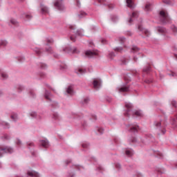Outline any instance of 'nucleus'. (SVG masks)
<instances>
[{
    "instance_id": "1",
    "label": "nucleus",
    "mask_w": 177,
    "mask_h": 177,
    "mask_svg": "<svg viewBox=\"0 0 177 177\" xmlns=\"http://www.w3.org/2000/svg\"><path fill=\"white\" fill-rule=\"evenodd\" d=\"M159 16L161 23H171V18H169V16H168V13L167 12V11L162 10L159 12Z\"/></svg>"
},
{
    "instance_id": "2",
    "label": "nucleus",
    "mask_w": 177,
    "mask_h": 177,
    "mask_svg": "<svg viewBox=\"0 0 177 177\" xmlns=\"http://www.w3.org/2000/svg\"><path fill=\"white\" fill-rule=\"evenodd\" d=\"M154 125L155 127H156V128H160V132L162 135H164V133H165V122L164 121H160V122H154Z\"/></svg>"
},
{
    "instance_id": "3",
    "label": "nucleus",
    "mask_w": 177,
    "mask_h": 177,
    "mask_svg": "<svg viewBox=\"0 0 177 177\" xmlns=\"http://www.w3.org/2000/svg\"><path fill=\"white\" fill-rule=\"evenodd\" d=\"M4 153H13V149L8 147H0V157H2Z\"/></svg>"
},
{
    "instance_id": "4",
    "label": "nucleus",
    "mask_w": 177,
    "mask_h": 177,
    "mask_svg": "<svg viewBox=\"0 0 177 177\" xmlns=\"http://www.w3.org/2000/svg\"><path fill=\"white\" fill-rule=\"evenodd\" d=\"M99 53L96 50H86L85 51V56L86 57H96V56H98Z\"/></svg>"
},
{
    "instance_id": "5",
    "label": "nucleus",
    "mask_w": 177,
    "mask_h": 177,
    "mask_svg": "<svg viewBox=\"0 0 177 177\" xmlns=\"http://www.w3.org/2000/svg\"><path fill=\"white\" fill-rule=\"evenodd\" d=\"M69 28L71 30V31L75 34V35H79L80 37H82L83 34H84V30H77L75 31V26H70Z\"/></svg>"
},
{
    "instance_id": "6",
    "label": "nucleus",
    "mask_w": 177,
    "mask_h": 177,
    "mask_svg": "<svg viewBox=\"0 0 177 177\" xmlns=\"http://www.w3.org/2000/svg\"><path fill=\"white\" fill-rule=\"evenodd\" d=\"M55 6L56 9H57V10L62 11L64 10V6L63 5V2L62 1V0H57L55 3Z\"/></svg>"
},
{
    "instance_id": "7",
    "label": "nucleus",
    "mask_w": 177,
    "mask_h": 177,
    "mask_svg": "<svg viewBox=\"0 0 177 177\" xmlns=\"http://www.w3.org/2000/svg\"><path fill=\"white\" fill-rule=\"evenodd\" d=\"M64 52H66V53H80V50L77 49V48H70L67 47L64 49Z\"/></svg>"
},
{
    "instance_id": "8",
    "label": "nucleus",
    "mask_w": 177,
    "mask_h": 177,
    "mask_svg": "<svg viewBox=\"0 0 177 177\" xmlns=\"http://www.w3.org/2000/svg\"><path fill=\"white\" fill-rule=\"evenodd\" d=\"M125 107L127 109L126 112L124 113V115L126 117H129V113L132 110V104L127 102L125 104Z\"/></svg>"
},
{
    "instance_id": "9",
    "label": "nucleus",
    "mask_w": 177,
    "mask_h": 177,
    "mask_svg": "<svg viewBox=\"0 0 177 177\" xmlns=\"http://www.w3.org/2000/svg\"><path fill=\"white\" fill-rule=\"evenodd\" d=\"M102 80H100V79H94L93 85L95 89H99V88H100Z\"/></svg>"
},
{
    "instance_id": "10",
    "label": "nucleus",
    "mask_w": 177,
    "mask_h": 177,
    "mask_svg": "<svg viewBox=\"0 0 177 177\" xmlns=\"http://www.w3.org/2000/svg\"><path fill=\"white\" fill-rule=\"evenodd\" d=\"M40 8L42 15H49V8H48L45 5L41 4Z\"/></svg>"
},
{
    "instance_id": "11",
    "label": "nucleus",
    "mask_w": 177,
    "mask_h": 177,
    "mask_svg": "<svg viewBox=\"0 0 177 177\" xmlns=\"http://www.w3.org/2000/svg\"><path fill=\"white\" fill-rule=\"evenodd\" d=\"M139 16V13L138 12H133L132 15L131 16L129 23V24H132V21H133L134 19H136Z\"/></svg>"
},
{
    "instance_id": "12",
    "label": "nucleus",
    "mask_w": 177,
    "mask_h": 177,
    "mask_svg": "<svg viewBox=\"0 0 177 177\" xmlns=\"http://www.w3.org/2000/svg\"><path fill=\"white\" fill-rule=\"evenodd\" d=\"M118 91L122 92H129V86L124 85L122 86L120 88H118Z\"/></svg>"
},
{
    "instance_id": "13",
    "label": "nucleus",
    "mask_w": 177,
    "mask_h": 177,
    "mask_svg": "<svg viewBox=\"0 0 177 177\" xmlns=\"http://www.w3.org/2000/svg\"><path fill=\"white\" fill-rule=\"evenodd\" d=\"M138 30L140 31H142V32H144V34L147 37H149L150 35V32L147 29H143V27H142V25L138 26Z\"/></svg>"
},
{
    "instance_id": "14",
    "label": "nucleus",
    "mask_w": 177,
    "mask_h": 177,
    "mask_svg": "<svg viewBox=\"0 0 177 177\" xmlns=\"http://www.w3.org/2000/svg\"><path fill=\"white\" fill-rule=\"evenodd\" d=\"M130 132H138L139 131V126L136 124H131L129 129Z\"/></svg>"
},
{
    "instance_id": "15",
    "label": "nucleus",
    "mask_w": 177,
    "mask_h": 177,
    "mask_svg": "<svg viewBox=\"0 0 177 177\" xmlns=\"http://www.w3.org/2000/svg\"><path fill=\"white\" fill-rule=\"evenodd\" d=\"M75 73H76V74H78V75H80V74H85V73H86V71L84 68L77 67L75 69Z\"/></svg>"
},
{
    "instance_id": "16",
    "label": "nucleus",
    "mask_w": 177,
    "mask_h": 177,
    "mask_svg": "<svg viewBox=\"0 0 177 177\" xmlns=\"http://www.w3.org/2000/svg\"><path fill=\"white\" fill-rule=\"evenodd\" d=\"M156 30L159 34H167V29L164 27L158 26L156 28Z\"/></svg>"
},
{
    "instance_id": "17",
    "label": "nucleus",
    "mask_w": 177,
    "mask_h": 177,
    "mask_svg": "<svg viewBox=\"0 0 177 177\" xmlns=\"http://www.w3.org/2000/svg\"><path fill=\"white\" fill-rule=\"evenodd\" d=\"M126 2L127 3L128 8H130V9H133V8H135L133 0H126Z\"/></svg>"
},
{
    "instance_id": "18",
    "label": "nucleus",
    "mask_w": 177,
    "mask_h": 177,
    "mask_svg": "<svg viewBox=\"0 0 177 177\" xmlns=\"http://www.w3.org/2000/svg\"><path fill=\"white\" fill-rule=\"evenodd\" d=\"M170 30L173 35H177V27L175 25H171L170 27Z\"/></svg>"
},
{
    "instance_id": "19",
    "label": "nucleus",
    "mask_w": 177,
    "mask_h": 177,
    "mask_svg": "<svg viewBox=\"0 0 177 177\" xmlns=\"http://www.w3.org/2000/svg\"><path fill=\"white\" fill-rule=\"evenodd\" d=\"M41 143L43 147H49V142H48V140H43L41 141Z\"/></svg>"
},
{
    "instance_id": "20",
    "label": "nucleus",
    "mask_w": 177,
    "mask_h": 177,
    "mask_svg": "<svg viewBox=\"0 0 177 177\" xmlns=\"http://www.w3.org/2000/svg\"><path fill=\"white\" fill-rule=\"evenodd\" d=\"M28 176L39 177V174L36 171H28Z\"/></svg>"
},
{
    "instance_id": "21",
    "label": "nucleus",
    "mask_w": 177,
    "mask_h": 177,
    "mask_svg": "<svg viewBox=\"0 0 177 177\" xmlns=\"http://www.w3.org/2000/svg\"><path fill=\"white\" fill-rule=\"evenodd\" d=\"M131 53H138L139 52V48L136 46H133L131 48Z\"/></svg>"
},
{
    "instance_id": "22",
    "label": "nucleus",
    "mask_w": 177,
    "mask_h": 177,
    "mask_svg": "<svg viewBox=\"0 0 177 177\" xmlns=\"http://www.w3.org/2000/svg\"><path fill=\"white\" fill-rule=\"evenodd\" d=\"M133 115H135L136 117H142V115H143V114L142 113V111H135L133 113Z\"/></svg>"
},
{
    "instance_id": "23",
    "label": "nucleus",
    "mask_w": 177,
    "mask_h": 177,
    "mask_svg": "<svg viewBox=\"0 0 177 177\" xmlns=\"http://www.w3.org/2000/svg\"><path fill=\"white\" fill-rule=\"evenodd\" d=\"M126 155L128 156V157H131V156H133V151L131 149H127L126 150Z\"/></svg>"
},
{
    "instance_id": "24",
    "label": "nucleus",
    "mask_w": 177,
    "mask_h": 177,
    "mask_svg": "<svg viewBox=\"0 0 177 177\" xmlns=\"http://www.w3.org/2000/svg\"><path fill=\"white\" fill-rule=\"evenodd\" d=\"M66 92H67V93H68V95H73V93H74V91L73 90V86H69L68 87V88L66 89Z\"/></svg>"
},
{
    "instance_id": "25",
    "label": "nucleus",
    "mask_w": 177,
    "mask_h": 177,
    "mask_svg": "<svg viewBox=\"0 0 177 177\" xmlns=\"http://www.w3.org/2000/svg\"><path fill=\"white\" fill-rule=\"evenodd\" d=\"M151 4H150V3H147V4L145 5V10L146 12L150 11L151 9Z\"/></svg>"
},
{
    "instance_id": "26",
    "label": "nucleus",
    "mask_w": 177,
    "mask_h": 177,
    "mask_svg": "<svg viewBox=\"0 0 177 177\" xmlns=\"http://www.w3.org/2000/svg\"><path fill=\"white\" fill-rule=\"evenodd\" d=\"M50 96V93H49V91H46L44 94L45 99H46V100H50V97H49Z\"/></svg>"
},
{
    "instance_id": "27",
    "label": "nucleus",
    "mask_w": 177,
    "mask_h": 177,
    "mask_svg": "<svg viewBox=\"0 0 177 177\" xmlns=\"http://www.w3.org/2000/svg\"><path fill=\"white\" fill-rule=\"evenodd\" d=\"M85 16H86V14L85 12L84 11H81L79 14H78V17L79 19H82V17H85Z\"/></svg>"
},
{
    "instance_id": "28",
    "label": "nucleus",
    "mask_w": 177,
    "mask_h": 177,
    "mask_svg": "<svg viewBox=\"0 0 177 177\" xmlns=\"http://www.w3.org/2000/svg\"><path fill=\"white\" fill-rule=\"evenodd\" d=\"M8 41L6 40H0V48L1 46H6Z\"/></svg>"
},
{
    "instance_id": "29",
    "label": "nucleus",
    "mask_w": 177,
    "mask_h": 177,
    "mask_svg": "<svg viewBox=\"0 0 177 177\" xmlns=\"http://www.w3.org/2000/svg\"><path fill=\"white\" fill-rule=\"evenodd\" d=\"M10 23H11V24H12L13 26H17L19 24V22H17V21L15 19H11L10 20Z\"/></svg>"
},
{
    "instance_id": "30",
    "label": "nucleus",
    "mask_w": 177,
    "mask_h": 177,
    "mask_svg": "<svg viewBox=\"0 0 177 177\" xmlns=\"http://www.w3.org/2000/svg\"><path fill=\"white\" fill-rule=\"evenodd\" d=\"M122 66H125V64H127V63H128V61H127V58L125 57H122L120 60Z\"/></svg>"
},
{
    "instance_id": "31",
    "label": "nucleus",
    "mask_w": 177,
    "mask_h": 177,
    "mask_svg": "<svg viewBox=\"0 0 177 177\" xmlns=\"http://www.w3.org/2000/svg\"><path fill=\"white\" fill-rule=\"evenodd\" d=\"M115 52H119L121 53L122 52V50H124V48H122V47H117L115 48H114Z\"/></svg>"
},
{
    "instance_id": "32",
    "label": "nucleus",
    "mask_w": 177,
    "mask_h": 177,
    "mask_svg": "<svg viewBox=\"0 0 177 177\" xmlns=\"http://www.w3.org/2000/svg\"><path fill=\"white\" fill-rule=\"evenodd\" d=\"M35 52L37 55H41L42 53V50L40 48H35Z\"/></svg>"
},
{
    "instance_id": "33",
    "label": "nucleus",
    "mask_w": 177,
    "mask_h": 177,
    "mask_svg": "<svg viewBox=\"0 0 177 177\" xmlns=\"http://www.w3.org/2000/svg\"><path fill=\"white\" fill-rule=\"evenodd\" d=\"M46 52L48 53H53V50H52V47L46 48Z\"/></svg>"
},
{
    "instance_id": "34",
    "label": "nucleus",
    "mask_w": 177,
    "mask_h": 177,
    "mask_svg": "<svg viewBox=\"0 0 177 177\" xmlns=\"http://www.w3.org/2000/svg\"><path fill=\"white\" fill-rule=\"evenodd\" d=\"M118 41L120 44H124L125 42V39L122 37H118Z\"/></svg>"
},
{
    "instance_id": "35",
    "label": "nucleus",
    "mask_w": 177,
    "mask_h": 177,
    "mask_svg": "<svg viewBox=\"0 0 177 177\" xmlns=\"http://www.w3.org/2000/svg\"><path fill=\"white\" fill-rule=\"evenodd\" d=\"M46 42H47V46L50 45V44H53V39H48L46 40Z\"/></svg>"
},
{
    "instance_id": "36",
    "label": "nucleus",
    "mask_w": 177,
    "mask_h": 177,
    "mask_svg": "<svg viewBox=\"0 0 177 177\" xmlns=\"http://www.w3.org/2000/svg\"><path fill=\"white\" fill-rule=\"evenodd\" d=\"M11 118H12V120H13V121H16V120H17V114H12L11 115Z\"/></svg>"
},
{
    "instance_id": "37",
    "label": "nucleus",
    "mask_w": 177,
    "mask_h": 177,
    "mask_svg": "<svg viewBox=\"0 0 177 177\" xmlns=\"http://www.w3.org/2000/svg\"><path fill=\"white\" fill-rule=\"evenodd\" d=\"M53 120H59V115L57 113H54L53 115Z\"/></svg>"
},
{
    "instance_id": "38",
    "label": "nucleus",
    "mask_w": 177,
    "mask_h": 177,
    "mask_svg": "<svg viewBox=\"0 0 177 177\" xmlns=\"http://www.w3.org/2000/svg\"><path fill=\"white\" fill-rule=\"evenodd\" d=\"M176 122H177V115H176V118H173V119H172V124H173L174 125H176Z\"/></svg>"
},
{
    "instance_id": "39",
    "label": "nucleus",
    "mask_w": 177,
    "mask_h": 177,
    "mask_svg": "<svg viewBox=\"0 0 177 177\" xmlns=\"http://www.w3.org/2000/svg\"><path fill=\"white\" fill-rule=\"evenodd\" d=\"M114 56H115V54H114V53H113V52L110 53L109 55V57L110 59H113L114 57Z\"/></svg>"
},
{
    "instance_id": "40",
    "label": "nucleus",
    "mask_w": 177,
    "mask_h": 177,
    "mask_svg": "<svg viewBox=\"0 0 177 177\" xmlns=\"http://www.w3.org/2000/svg\"><path fill=\"white\" fill-rule=\"evenodd\" d=\"M1 77H2V78H3V80H5V79L8 78V75H6V73H2Z\"/></svg>"
},
{
    "instance_id": "41",
    "label": "nucleus",
    "mask_w": 177,
    "mask_h": 177,
    "mask_svg": "<svg viewBox=\"0 0 177 177\" xmlns=\"http://www.w3.org/2000/svg\"><path fill=\"white\" fill-rule=\"evenodd\" d=\"M97 131H98L99 133H103V132L104 131V130L102 128H100V127H99L97 129Z\"/></svg>"
},
{
    "instance_id": "42",
    "label": "nucleus",
    "mask_w": 177,
    "mask_h": 177,
    "mask_svg": "<svg viewBox=\"0 0 177 177\" xmlns=\"http://www.w3.org/2000/svg\"><path fill=\"white\" fill-rule=\"evenodd\" d=\"M17 59L19 62H24V57H18Z\"/></svg>"
},
{
    "instance_id": "43",
    "label": "nucleus",
    "mask_w": 177,
    "mask_h": 177,
    "mask_svg": "<svg viewBox=\"0 0 177 177\" xmlns=\"http://www.w3.org/2000/svg\"><path fill=\"white\" fill-rule=\"evenodd\" d=\"M83 149H86L88 147V146H89V145L86 144V143H83L82 145Z\"/></svg>"
},
{
    "instance_id": "44",
    "label": "nucleus",
    "mask_w": 177,
    "mask_h": 177,
    "mask_svg": "<svg viewBox=\"0 0 177 177\" xmlns=\"http://www.w3.org/2000/svg\"><path fill=\"white\" fill-rule=\"evenodd\" d=\"M71 41H73V42H75V37L73 35H71L70 37Z\"/></svg>"
},
{
    "instance_id": "45",
    "label": "nucleus",
    "mask_w": 177,
    "mask_h": 177,
    "mask_svg": "<svg viewBox=\"0 0 177 177\" xmlns=\"http://www.w3.org/2000/svg\"><path fill=\"white\" fill-rule=\"evenodd\" d=\"M30 116L34 118L37 117V113L35 112H32L30 113Z\"/></svg>"
},
{
    "instance_id": "46",
    "label": "nucleus",
    "mask_w": 177,
    "mask_h": 177,
    "mask_svg": "<svg viewBox=\"0 0 177 177\" xmlns=\"http://www.w3.org/2000/svg\"><path fill=\"white\" fill-rule=\"evenodd\" d=\"M108 8L109 9H113V8H114V4H108Z\"/></svg>"
},
{
    "instance_id": "47",
    "label": "nucleus",
    "mask_w": 177,
    "mask_h": 177,
    "mask_svg": "<svg viewBox=\"0 0 177 177\" xmlns=\"http://www.w3.org/2000/svg\"><path fill=\"white\" fill-rule=\"evenodd\" d=\"M89 102V98H84V104H86Z\"/></svg>"
},
{
    "instance_id": "48",
    "label": "nucleus",
    "mask_w": 177,
    "mask_h": 177,
    "mask_svg": "<svg viewBox=\"0 0 177 177\" xmlns=\"http://www.w3.org/2000/svg\"><path fill=\"white\" fill-rule=\"evenodd\" d=\"M25 16H26V19H31V17H32L31 15H30V14H26Z\"/></svg>"
},
{
    "instance_id": "49",
    "label": "nucleus",
    "mask_w": 177,
    "mask_h": 177,
    "mask_svg": "<svg viewBox=\"0 0 177 177\" xmlns=\"http://www.w3.org/2000/svg\"><path fill=\"white\" fill-rule=\"evenodd\" d=\"M17 145H18V146H19V145H21V141H20V140H17Z\"/></svg>"
},
{
    "instance_id": "50",
    "label": "nucleus",
    "mask_w": 177,
    "mask_h": 177,
    "mask_svg": "<svg viewBox=\"0 0 177 177\" xmlns=\"http://www.w3.org/2000/svg\"><path fill=\"white\" fill-rule=\"evenodd\" d=\"M152 66H154L152 62H150L148 64L147 67H151Z\"/></svg>"
},
{
    "instance_id": "51",
    "label": "nucleus",
    "mask_w": 177,
    "mask_h": 177,
    "mask_svg": "<svg viewBox=\"0 0 177 177\" xmlns=\"http://www.w3.org/2000/svg\"><path fill=\"white\" fill-rule=\"evenodd\" d=\"M133 60L136 63V62H138V58L136 57H133Z\"/></svg>"
},
{
    "instance_id": "52",
    "label": "nucleus",
    "mask_w": 177,
    "mask_h": 177,
    "mask_svg": "<svg viewBox=\"0 0 177 177\" xmlns=\"http://www.w3.org/2000/svg\"><path fill=\"white\" fill-rule=\"evenodd\" d=\"M116 168L120 169L121 168V165L120 164H116L115 165Z\"/></svg>"
},
{
    "instance_id": "53",
    "label": "nucleus",
    "mask_w": 177,
    "mask_h": 177,
    "mask_svg": "<svg viewBox=\"0 0 177 177\" xmlns=\"http://www.w3.org/2000/svg\"><path fill=\"white\" fill-rule=\"evenodd\" d=\"M101 42H102V44H106V39H102L101 40Z\"/></svg>"
},
{
    "instance_id": "54",
    "label": "nucleus",
    "mask_w": 177,
    "mask_h": 177,
    "mask_svg": "<svg viewBox=\"0 0 177 177\" xmlns=\"http://www.w3.org/2000/svg\"><path fill=\"white\" fill-rule=\"evenodd\" d=\"M100 3H102V2H106V0H98Z\"/></svg>"
},
{
    "instance_id": "55",
    "label": "nucleus",
    "mask_w": 177,
    "mask_h": 177,
    "mask_svg": "<svg viewBox=\"0 0 177 177\" xmlns=\"http://www.w3.org/2000/svg\"><path fill=\"white\" fill-rule=\"evenodd\" d=\"M171 104H172V106H175L176 104V102L172 101Z\"/></svg>"
},
{
    "instance_id": "56",
    "label": "nucleus",
    "mask_w": 177,
    "mask_h": 177,
    "mask_svg": "<svg viewBox=\"0 0 177 177\" xmlns=\"http://www.w3.org/2000/svg\"><path fill=\"white\" fill-rule=\"evenodd\" d=\"M40 67H46V64H41Z\"/></svg>"
},
{
    "instance_id": "57",
    "label": "nucleus",
    "mask_w": 177,
    "mask_h": 177,
    "mask_svg": "<svg viewBox=\"0 0 177 177\" xmlns=\"http://www.w3.org/2000/svg\"><path fill=\"white\" fill-rule=\"evenodd\" d=\"M28 145V146H34V144L32 142H30V143H29Z\"/></svg>"
},
{
    "instance_id": "58",
    "label": "nucleus",
    "mask_w": 177,
    "mask_h": 177,
    "mask_svg": "<svg viewBox=\"0 0 177 177\" xmlns=\"http://www.w3.org/2000/svg\"><path fill=\"white\" fill-rule=\"evenodd\" d=\"M171 75H172V77H175V73H174V72H171Z\"/></svg>"
},
{
    "instance_id": "59",
    "label": "nucleus",
    "mask_w": 177,
    "mask_h": 177,
    "mask_svg": "<svg viewBox=\"0 0 177 177\" xmlns=\"http://www.w3.org/2000/svg\"><path fill=\"white\" fill-rule=\"evenodd\" d=\"M65 162L66 164H68L69 162H71V160H66Z\"/></svg>"
},
{
    "instance_id": "60",
    "label": "nucleus",
    "mask_w": 177,
    "mask_h": 177,
    "mask_svg": "<svg viewBox=\"0 0 177 177\" xmlns=\"http://www.w3.org/2000/svg\"><path fill=\"white\" fill-rule=\"evenodd\" d=\"M77 6H80V1L77 0Z\"/></svg>"
},
{
    "instance_id": "61",
    "label": "nucleus",
    "mask_w": 177,
    "mask_h": 177,
    "mask_svg": "<svg viewBox=\"0 0 177 177\" xmlns=\"http://www.w3.org/2000/svg\"><path fill=\"white\" fill-rule=\"evenodd\" d=\"M127 35H132V33L131 32H128Z\"/></svg>"
},
{
    "instance_id": "62",
    "label": "nucleus",
    "mask_w": 177,
    "mask_h": 177,
    "mask_svg": "<svg viewBox=\"0 0 177 177\" xmlns=\"http://www.w3.org/2000/svg\"><path fill=\"white\" fill-rule=\"evenodd\" d=\"M132 142H136V138H133Z\"/></svg>"
},
{
    "instance_id": "63",
    "label": "nucleus",
    "mask_w": 177,
    "mask_h": 177,
    "mask_svg": "<svg viewBox=\"0 0 177 177\" xmlns=\"http://www.w3.org/2000/svg\"><path fill=\"white\" fill-rule=\"evenodd\" d=\"M19 89L20 91H21V90L23 89V87H22V86H19Z\"/></svg>"
},
{
    "instance_id": "64",
    "label": "nucleus",
    "mask_w": 177,
    "mask_h": 177,
    "mask_svg": "<svg viewBox=\"0 0 177 177\" xmlns=\"http://www.w3.org/2000/svg\"><path fill=\"white\" fill-rule=\"evenodd\" d=\"M174 57H176L177 59V54L174 55Z\"/></svg>"
}]
</instances>
